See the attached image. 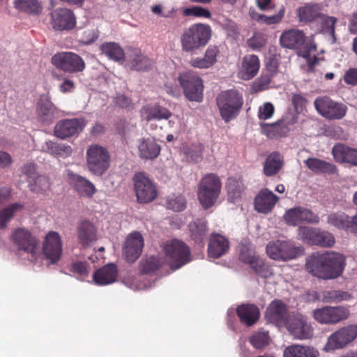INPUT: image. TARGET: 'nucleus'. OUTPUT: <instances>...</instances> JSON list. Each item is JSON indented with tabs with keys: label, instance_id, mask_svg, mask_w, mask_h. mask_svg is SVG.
<instances>
[{
	"label": "nucleus",
	"instance_id": "obj_1",
	"mask_svg": "<svg viewBox=\"0 0 357 357\" xmlns=\"http://www.w3.org/2000/svg\"><path fill=\"white\" fill-rule=\"evenodd\" d=\"M345 266V257L335 252H314L306 259L305 268L312 275L331 280L342 275Z\"/></svg>",
	"mask_w": 357,
	"mask_h": 357
},
{
	"label": "nucleus",
	"instance_id": "obj_2",
	"mask_svg": "<svg viewBox=\"0 0 357 357\" xmlns=\"http://www.w3.org/2000/svg\"><path fill=\"white\" fill-rule=\"evenodd\" d=\"M212 36L210 25L195 23L185 29L181 35L180 43L183 52L194 53L204 47Z\"/></svg>",
	"mask_w": 357,
	"mask_h": 357
},
{
	"label": "nucleus",
	"instance_id": "obj_3",
	"mask_svg": "<svg viewBox=\"0 0 357 357\" xmlns=\"http://www.w3.org/2000/svg\"><path fill=\"white\" fill-rule=\"evenodd\" d=\"M243 102L242 93L236 89L222 91L216 97L220 115L226 123L237 118Z\"/></svg>",
	"mask_w": 357,
	"mask_h": 357
},
{
	"label": "nucleus",
	"instance_id": "obj_4",
	"mask_svg": "<svg viewBox=\"0 0 357 357\" xmlns=\"http://www.w3.org/2000/svg\"><path fill=\"white\" fill-rule=\"evenodd\" d=\"M221 189L222 183L216 174H208L202 178L197 186V198L204 209H208L215 205Z\"/></svg>",
	"mask_w": 357,
	"mask_h": 357
},
{
	"label": "nucleus",
	"instance_id": "obj_5",
	"mask_svg": "<svg viewBox=\"0 0 357 357\" xmlns=\"http://www.w3.org/2000/svg\"><path fill=\"white\" fill-rule=\"evenodd\" d=\"M163 250L172 270H177L191 260L190 248L182 241L172 239L166 242Z\"/></svg>",
	"mask_w": 357,
	"mask_h": 357
},
{
	"label": "nucleus",
	"instance_id": "obj_6",
	"mask_svg": "<svg viewBox=\"0 0 357 357\" xmlns=\"http://www.w3.org/2000/svg\"><path fill=\"white\" fill-rule=\"evenodd\" d=\"M110 155L107 149L98 144L90 145L86 151V166L93 175L102 176L109 169Z\"/></svg>",
	"mask_w": 357,
	"mask_h": 357
},
{
	"label": "nucleus",
	"instance_id": "obj_7",
	"mask_svg": "<svg viewBox=\"0 0 357 357\" xmlns=\"http://www.w3.org/2000/svg\"><path fill=\"white\" fill-rule=\"evenodd\" d=\"M51 63L58 70L74 74L84 71L86 67L84 59L72 52H61L51 58Z\"/></svg>",
	"mask_w": 357,
	"mask_h": 357
},
{
	"label": "nucleus",
	"instance_id": "obj_8",
	"mask_svg": "<svg viewBox=\"0 0 357 357\" xmlns=\"http://www.w3.org/2000/svg\"><path fill=\"white\" fill-rule=\"evenodd\" d=\"M178 82L186 98L190 101L201 102L203 98L204 85L202 79L192 71H186L179 75Z\"/></svg>",
	"mask_w": 357,
	"mask_h": 357
},
{
	"label": "nucleus",
	"instance_id": "obj_9",
	"mask_svg": "<svg viewBox=\"0 0 357 357\" xmlns=\"http://www.w3.org/2000/svg\"><path fill=\"white\" fill-rule=\"evenodd\" d=\"M314 105L317 112L328 120L342 119L348 109L344 104L335 101L328 96L317 98Z\"/></svg>",
	"mask_w": 357,
	"mask_h": 357
},
{
	"label": "nucleus",
	"instance_id": "obj_10",
	"mask_svg": "<svg viewBox=\"0 0 357 357\" xmlns=\"http://www.w3.org/2000/svg\"><path fill=\"white\" fill-rule=\"evenodd\" d=\"M134 190L137 201L147 204L155 200L158 196L155 185L144 173H136L133 177Z\"/></svg>",
	"mask_w": 357,
	"mask_h": 357
},
{
	"label": "nucleus",
	"instance_id": "obj_11",
	"mask_svg": "<svg viewBox=\"0 0 357 357\" xmlns=\"http://www.w3.org/2000/svg\"><path fill=\"white\" fill-rule=\"evenodd\" d=\"M357 338V325L349 324L341 327L328 337L325 345L326 351H333L346 347Z\"/></svg>",
	"mask_w": 357,
	"mask_h": 357
},
{
	"label": "nucleus",
	"instance_id": "obj_12",
	"mask_svg": "<svg viewBox=\"0 0 357 357\" xmlns=\"http://www.w3.org/2000/svg\"><path fill=\"white\" fill-rule=\"evenodd\" d=\"M312 315L320 324H336L347 319L350 315V312L345 306H325L313 310Z\"/></svg>",
	"mask_w": 357,
	"mask_h": 357
},
{
	"label": "nucleus",
	"instance_id": "obj_13",
	"mask_svg": "<svg viewBox=\"0 0 357 357\" xmlns=\"http://www.w3.org/2000/svg\"><path fill=\"white\" fill-rule=\"evenodd\" d=\"M298 235L304 242L323 248H331L335 242L331 233L317 228L300 227Z\"/></svg>",
	"mask_w": 357,
	"mask_h": 357
},
{
	"label": "nucleus",
	"instance_id": "obj_14",
	"mask_svg": "<svg viewBox=\"0 0 357 357\" xmlns=\"http://www.w3.org/2000/svg\"><path fill=\"white\" fill-rule=\"evenodd\" d=\"M266 250L270 258L281 261L295 259L301 251L300 248L294 247L289 242L280 240L269 242Z\"/></svg>",
	"mask_w": 357,
	"mask_h": 357
},
{
	"label": "nucleus",
	"instance_id": "obj_15",
	"mask_svg": "<svg viewBox=\"0 0 357 357\" xmlns=\"http://www.w3.org/2000/svg\"><path fill=\"white\" fill-rule=\"evenodd\" d=\"M11 241L20 251L34 256L39 248V241L31 232L24 227L15 229L11 235Z\"/></svg>",
	"mask_w": 357,
	"mask_h": 357
},
{
	"label": "nucleus",
	"instance_id": "obj_16",
	"mask_svg": "<svg viewBox=\"0 0 357 357\" xmlns=\"http://www.w3.org/2000/svg\"><path fill=\"white\" fill-rule=\"evenodd\" d=\"M294 339L307 340L313 336V328L307 318L301 314H295L289 317L284 325Z\"/></svg>",
	"mask_w": 357,
	"mask_h": 357
},
{
	"label": "nucleus",
	"instance_id": "obj_17",
	"mask_svg": "<svg viewBox=\"0 0 357 357\" xmlns=\"http://www.w3.org/2000/svg\"><path fill=\"white\" fill-rule=\"evenodd\" d=\"M43 252L51 264H56L61 259L63 253L61 237L56 231H49L43 244Z\"/></svg>",
	"mask_w": 357,
	"mask_h": 357
},
{
	"label": "nucleus",
	"instance_id": "obj_18",
	"mask_svg": "<svg viewBox=\"0 0 357 357\" xmlns=\"http://www.w3.org/2000/svg\"><path fill=\"white\" fill-rule=\"evenodd\" d=\"M86 121L82 118L63 119L56 123L54 135L61 139L78 135L84 128Z\"/></svg>",
	"mask_w": 357,
	"mask_h": 357
},
{
	"label": "nucleus",
	"instance_id": "obj_19",
	"mask_svg": "<svg viewBox=\"0 0 357 357\" xmlns=\"http://www.w3.org/2000/svg\"><path fill=\"white\" fill-rule=\"evenodd\" d=\"M51 25L56 31H70L76 26V17L68 8H56L51 13Z\"/></svg>",
	"mask_w": 357,
	"mask_h": 357
},
{
	"label": "nucleus",
	"instance_id": "obj_20",
	"mask_svg": "<svg viewBox=\"0 0 357 357\" xmlns=\"http://www.w3.org/2000/svg\"><path fill=\"white\" fill-rule=\"evenodd\" d=\"M284 218L286 222L292 226H296L302 222L318 224L319 216L311 210L302 206L294 207L286 211Z\"/></svg>",
	"mask_w": 357,
	"mask_h": 357
},
{
	"label": "nucleus",
	"instance_id": "obj_21",
	"mask_svg": "<svg viewBox=\"0 0 357 357\" xmlns=\"http://www.w3.org/2000/svg\"><path fill=\"white\" fill-rule=\"evenodd\" d=\"M67 179L71 188L80 197L92 198L97 191L95 185L92 182L71 171L68 172Z\"/></svg>",
	"mask_w": 357,
	"mask_h": 357
},
{
	"label": "nucleus",
	"instance_id": "obj_22",
	"mask_svg": "<svg viewBox=\"0 0 357 357\" xmlns=\"http://www.w3.org/2000/svg\"><path fill=\"white\" fill-rule=\"evenodd\" d=\"M289 317L287 305L279 299L272 301L265 313L266 319L278 326L285 325Z\"/></svg>",
	"mask_w": 357,
	"mask_h": 357
},
{
	"label": "nucleus",
	"instance_id": "obj_23",
	"mask_svg": "<svg viewBox=\"0 0 357 357\" xmlns=\"http://www.w3.org/2000/svg\"><path fill=\"white\" fill-rule=\"evenodd\" d=\"M143 247L142 235L138 231L131 233L123 246V254L126 261L130 263L135 261L140 257Z\"/></svg>",
	"mask_w": 357,
	"mask_h": 357
},
{
	"label": "nucleus",
	"instance_id": "obj_24",
	"mask_svg": "<svg viewBox=\"0 0 357 357\" xmlns=\"http://www.w3.org/2000/svg\"><path fill=\"white\" fill-rule=\"evenodd\" d=\"M77 234L80 245L86 248L98 240V229L89 220L80 221L77 226Z\"/></svg>",
	"mask_w": 357,
	"mask_h": 357
},
{
	"label": "nucleus",
	"instance_id": "obj_25",
	"mask_svg": "<svg viewBox=\"0 0 357 357\" xmlns=\"http://www.w3.org/2000/svg\"><path fill=\"white\" fill-rule=\"evenodd\" d=\"M296 122L295 119L289 121L284 117L273 123H260L262 132L269 139H278L285 137L289 132V126Z\"/></svg>",
	"mask_w": 357,
	"mask_h": 357
},
{
	"label": "nucleus",
	"instance_id": "obj_26",
	"mask_svg": "<svg viewBox=\"0 0 357 357\" xmlns=\"http://www.w3.org/2000/svg\"><path fill=\"white\" fill-rule=\"evenodd\" d=\"M279 197L268 188L261 189L255 198V208L257 211L267 214L271 212Z\"/></svg>",
	"mask_w": 357,
	"mask_h": 357
},
{
	"label": "nucleus",
	"instance_id": "obj_27",
	"mask_svg": "<svg viewBox=\"0 0 357 357\" xmlns=\"http://www.w3.org/2000/svg\"><path fill=\"white\" fill-rule=\"evenodd\" d=\"M36 112L40 121L50 124L55 118L56 107L47 95L43 94L37 103Z\"/></svg>",
	"mask_w": 357,
	"mask_h": 357
},
{
	"label": "nucleus",
	"instance_id": "obj_28",
	"mask_svg": "<svg viewBox=\"0 0 357 357\" xmlns=\"http://www.w3.org/2000/svg\"><path fill=\"white\" fill-rule=\"evenodd\" d=\"M334 160L339 163H349L357 166V149L338 143L332 149Z\"/></svg>",
	"mask_w": 357,
	"mask_h": 357
},
{
	"label": "nucleus",
	"instance_id": "obj_29",
	"mask_svg": "<svg viewBox=\"0 0 357 357\" xmlns=\"http://www.w3.org/2000/svg\"><path fill=\"white\" fill-rule=\"evenodd\" d=\"M236 314L242 324L252 326L259 320L260 311L255 304L244 303L237 307Z\"/></svg>",
	"mask_w": 357,
	"mask_h": 357
},
{
	"label": "nucleus",
	"instance_id": "obj_30",
	"mask_svg": "<svg viewBox=\"0 0 357 357\" xmlns=\"http://www.w3.org/2000/svg\"><path fill=\"white\" fill-rule=\"evenodd\" d=\"M305 41L304 32L294 29L284 31L280 38L281 45L288 49H299L304 45Z\"/></svg>",
	"mask_w": 357,
	"mask_h": 357
},
{
	"label": "nucleus",
	"instance_id": "obj_31",
	"mask_svg": "<svg viewBox=\"0 0 357 357\" xmlns=\"http://www.w3.org/2000/svg\"><path fill=\"white\" fill-rule=\"evenodd\" d=\"M117 275V266L114 264H109L96 270L93 275V280L98 285H107L115 282Z\"/></svg>",
	"mask_w": 357,
	"mask_h": 357
},
{
	"label": "nucleus",
	"instance_id": "obj_32",
	"mask_svg": "<svg viewBox=\"0 0 357 357\" xmlns=\"http://www.w3.org/2000/svg\"><path fill=\"white\" fill-rule=\"evenodd\" d=\"M229 241L220 234L211 235L208 246V256L215 259H218L225 255L229 250Z\"/></svg>",
	"mask_w": 357,
	"mask_h": 357
},
{
	"label": "nucleus",
	"instance_id": "obj_33",
	"mask_svg": "<svg viewBox=\"0 0 357 357\" xmlns=\"http://www.w3.org/2000/svg\"><path fill=\"white\" fill-rule=\"evenodd\" d=\"M220 51L216 45H209L203 58H192L189 63L191 66L197 68H208L217 62V56Z\"/></svg>",
	"mask_w": 357,
	"mask_h": 357
},
{
	"label": "nucleus",
	"instance_id": "obj_34",
	"mask_svg": "<svg viewBox=\"0 0 357 357\" xmlns=\"http://www.w3.org/2000/svg\"><path fill=\"white\" fill-rule=\"evenodd\" d=\"M139 155L145 160L156 158L160 153V146L153 138H142L138 144Z\"/></svg>",
	"mask_w": 357,
	"mask_h": 357
},
{
	"label": "nucleus",
	"instance_id": "obj_35",
	"mask_svg": "<svg viewBox=\"0 0 357 357\" xmlns=\"http://www.w3.org/2000/svg\"><path fill=\"white\" fill-rule=\"evenodd\" d=\"M260 63L257 56L246 55L243 57L240 70L241 78L249 80L253 78L259 70Z\"/></svg>",
	"mask_w": 357,
	"mask_h": 357
},
{
	"label": "nucleus",
	"instance_id": "obj_36",
	"mask_svg": "<svg viewBox=\"0 0 357 357\" xmlns=\"http://www.w3.org/2000/svg\"><path fill=\"white\" fill-rule=\"evenodd\" d=\"M151 60L144 54L140 50H132L129 55V66L131 70L136 71H147L151 68Z\"/></svg>",
	"mask_w": 357,
	"mask_h": 357
},
{
	"label": "nucleus",
	"instance_id": "obj_37",
	"mask_svg": "<svg viewBox=\"0 0 357 357\" xmlns=\"http://www.w3.org/2000/svg\"><path fill=\"white\" fill-rule=\"evenodd\" d=\"M321 8L317 3H308L297 10V17L301 23L317 22L320 17Z\"/></svg>",
	"mask_w": 357,
	"mask_h": 357
},
{
	"label": "nucleus",
	"instance_id": "obj_38",
	"mask_svg": "<svg viewBox=\"0 0 357 357\" xmlns=\"http://www.w3.org/2000/svg\"><path fill=\"white\" fill-rule=\"evenodd\" d=\"M309 169L316 174H335L337 167L328 162L316 158H309L304 161Z\"/></svg>",
	"mask_w": 357,
	"mask_h": 357
},
{
	"label": "nucleus",
	"instance_id": "obj_39",
	"mask_svg": "<svg viewBox=\"0 0 357 357\" xmlns=\"http://www.w3.org/2000/svg\"><path fill=\"white\" fill-rule=\"evenodd\" d=\"M317 349L312 347L301 344H292L285 348L283 357H319Z\"/></svg>",
	"mask_w": 357,
	"mask_h": 357
},
{
	"label": "nucleus",
	"instance_id": "obj_40",
	"mask_svg": "<svg viewBox=\"0 0 357 357\" xmlns=\"http://www.w3.org/2000/svg\"><path fill=\"white\" fill-rule=\"evenodd\" d=\"M283 157L278 151H273L266 158L263 167L264 174L267 176L277 174L283 165Z\"/></svg>",
	"mask_w": 357,
	"mask_h": 357
},
{
	"label": "nucleus",
	"instance_id": "obj_41",
	"mask_svg": "<svg viewBox=\"0 0 357 357\" xmlns=\"http://www.w3.org/2000/svg\"><path fill=\"white\" fill-rule=\"evenodd\" d=\"M14 8L20 13L29 15H38L43 11V5L39 0H14Z\"/></svg>",
	"mask_w": 357,
	"mask_h": 357
},
{
	"label": "nucleus",
	"instance_id": "obj_42",
	"mask_svg": "<svg viewBox=\"0 0 357 357\" xmlns=\"http://www.w3.org/2000/svg\"><path fill=\"white\" fill-rule=\"evenodd\" d=\"M190 236L197 244L204 245L207 236V222L205 220L197 219L189 225Z\"/></svg>",
	"mask_w": 357,
	"mask_h": 357
},
{
	"label": "nucleus",
	"instance_id": "obj_43",
	"mask_svg": "<svg viewBox=\"0 0 357 357\" xmlns=\"http://www.w3.org/2000/svg\"><path fill=\"white\" fill-rule=\"evenodd\" d=\"M100 50L102 54L114 61H121L125 59V54L123 48L116 43H103L100 45Z\"/></svg>",
	"mask_w": 357,
	"mask_h": 357
},
{
	"label": "nucleus",
	"instance_id": "obj_44",
	"mask_svg": "<svg viewBox=\"0 0 357 357\" xmlns=\"http://www.w3.org/2000/svg\"><path fill=\"white\" fill-rule=\"evenodd\" d=\"M226 188L229 202L236 203L241 199L245 190V186L241 180L229 178Z\"/></svg>",
	"mask_w": 357,
	"mask_h": 357
},
{
	"label": "nucleus",
	"instance_id": "obj_45",
	"mask_svg": "<svg viewBox=\"0 0 357 357\" xmlns=\"http://www.w3.org/2000/svg\"><path fill=\"white\" fill-rule=\"evenodd\" d=\"M144 118L147 121L168 119L172 115L169 109L160 105L146 106L144 107Z\"/></svg>",
	"mask_w": 357,
	"mask_h": 357
},
{
	"label": "nucleus",
	"instance_id": "obj_46",
	"mask_svg": "<svg viewBox=\"0 0 357 357\" xmlns=\"http://www.w3.org/2000/svg\"><path fill=\"white\" fill-rule=\"evenodd\" d=\"M43 149L51 155L63 158L70 156L73 153V149L70 145L59 144L52 141L47 142Z\"/></svg>",
	"mask_w": 357,
	"mask_h": 357
},
{
	"label": "nucleus",
	"instance_id": "obj_47",
	"mask_svg": "<svg viewBox=\"0 0 357 357\" xmlns=\"http://www.w3.org/2000/svg\"><path fill=\"white\" fill-rule=\"evenodd\" d=\"M352 295L348 291L343 290L329 289L322 292V301L324 303H340L344 301H349Z\"/></svg>",
	"mask_w": 357,
	"mask_h": 357
},
{
	"label": "nucleus",
	"instance_id": "obj_48",
	"mask_svg": "<svg viewBox=\"0 0 357 357\" xmlns=\"http://www.w3.org/2000/svg\"><path fill=\"white\" fill-rule=\"evenodd\" d=\"M259 258V257L256 255L255 248L251 243L241 244L239 259L242 262L251 266Z\"/></svg>",
	"mask_w": 357,
	"mask_h": 357
},
{
	"label": "nucleus",
	"instance_id": "obj_49",
	"mask_svg": "<svg viewBox=\"0 0 357 357\" xmlns=\"http://www.w3.org/2000/svg\"><path fill=\"white\" fill-rule=\"evenodd\" d=\"M23 208V205L14 203L0 211V229H4L15 212Z\"/></svg>",
	"mask_w": 357,
	"mask_h": 357
},
{
	"label": "nucleus",
	"instance_id": "obj_50",
	"mask_svg": "<svg viewBox=\"0 0 357 357\" xmlns=\"http://www.w3.org/2000/svg\"><path fill=\"white\" fill-rule=\"evenodd\" d=\"M348 216L344 213H333L328 215L327 222L337 229L347 231Z\"/></svg>",
	"mask_w": 357,
	"mask_h": 357
},
{
	"label": "nucleus",
	"instance_id": "obj_51",
	"mask_svg": "<svg viewBox=\"0 0 357 357\" xmlns=\"http://www.w3.org/2000/svg\"><path fill=\"white\" fill-rule=\"evenodd\" d=\"M285 14V8L282 6L277 14L267 16L264 14H257L255 19L259 22L267 25H272L280 23L283 19Z\"/></svg>",
	"mask_w": 357,
	"mask_h": 357
},
{
	"label": "nucleus",
	"instance_id": "obj_52",
	"mask_svg": "<svg viewBox=\"0 0 357 357\" xmlns=\"http://www.w3.org/2000/svg\"><path fill=\"white\" fill-rule=\"evenodd\" d=\"M160 266V259L156 257L151 256L140 261L139 269L142 273L148 274L157 271Z\"/></svg>",
	"mask_w": 357,
	"mask_h": 357
},
{
	"label": "nucleus",
	"instance_id": "obj_53",
	"mask_svg": "<svg viewBox=\"0 0 357 357\" xmlns=\"http://www.w3.org/2000/svg\"><path fill=\"white\" fill-rule=\"evenodd\" d=\"M29 187L34 192L45 193L50 188V180L44 175L38 176L33 183L29 181Z\"/></svg>",
	"mask_w": 357,
	"mask_h": 357
},
{
	"label": "nucleus",
	"instance_id": "obj_54",
	"mask_svg": "<svg viewBox=\"0 0 357 357\" xmlns=\"http://www.w3.org/2000/svg\"><path fill=\"white\" fill-rule=\"evenodd\" d=\"M337 19L334 17L326 16L321 13L320 17L317 22L319 24V29L326 33L333 34L335 32L334 26Z\"/></svg>",
	"mask_w": 357,
	"mask_h": 357
},
{
	"label": "nucleus",
	"instance_id": "obj_55",
	"mask_svg": "<svg viewBox=\"0 0 357 357\" xmlns=\"http://www.w3.org/2000/svg\"><path fill=\"white\" fill-rule=\"evenodd\" d=\"M250 267L257 275L261 278H268L273 275L271 266L265 264L260 257Z\"/></svg>",
	"mask_w": 357,
	"mask_h": 357
},
{
	"label": "nucleus",
	"instance_id": "obj_56",
	"mask_svg": "<svg viewBox=\"0 0 357 357\" xmlns=\"http://www.w3.org/2000/svg\"><path fill=\"white\" fill-rule=\"evenodd\" d=\"M266 43V36L261 32H255L253 36L248 39L247 44L253 50H259Z\"/></svg>",
	"mask_w": 357,
	"mask_h": 357
},
{
	"label": "nucleus",
	"instance_id": "obj_57",
	"mask_svg": "<svg viewBox=\"0 0 357 357\" xmlns=\"http://www.w3.org/2000/svg\"><path fill=\"white\" fill-rule=\"evenodd\" d=\"M184 16H195L197 17L210 18L211 12L205 8L198 6H194L190 8H186L183 10Z\"/></svg>",
	"mask_w": 357,
	"mask_h": 357
},
{
	"label": "nucleus",
	"instance_id": "obj_58",
	"mask_svg": "<svg viewBox=\"0 0 357 357\" xmlns=\"http://www.w3.org/2000/svg\"><path fill=\"white\" fill-rule=\"evenodd\" d=\"M250 343L256 349H261L269 343V336L268 332H258L253 335L250 338Z\"/></svg>",
	"mask_w": 357,
	"mask_h": 357
},
{
	"label": "nucleus",
	"instance_id": "obj_59",
	"mask_svg": "<svg viewBox=\"0 0 357 357\" xmlns=\"http://www.w3.org/2000/svg\"><path fill=\"white\" fill-rule=\"evenodd\" d=\"M167 208L174 211H181L186 207V201L185 197L180 195L170 198L167 202Z\"/></svg>",
	"mask_w": 357,
	"mask_h": 357
},
{
	"label": "nucleus",
	"instance_id": "obj_60",
	"mask_svg": "<svg viewBox=\"0 0 357 357\" xmlns=\"http://www.w3.org/2000/svg\"><path fill=\"white\" fill-rule=\"evenodd\" d=\"M69 271L83 279L88 275L87 264L85 261H75L71 264Z\"/></svg>",
	"mask_w": 357,
	"mask_h": 357
},
{
	"label": "nucleus",
	"instance_id": "obj_61",
	"mask_svg": "<svg viewBox=\"0 0 357 357\" xmlns=\"http://www.w3.org/2000/svg\"><path fill=\"white\" fill-rule=\"evenodd\" d=\"M275 112L274 106L271 102H265L259 108L258 118L260 120H267L271 119Z\"/></svg>",
	"mask_w": 357,
	"mask_h": 357
},
{
	"label": "nucleus",
	"instance_id": "obj_62",
	"mask_svg": "<svg viewBox=\"0 0 357 357\" xmlns=\"http://www.w3.org/2000/svg\"><path fill=\"white\" fill-rule=\"evenodd\" d=\"M272 76L273 74L271 73H262V75L255 81V88L259 91L267 89L271 83Z\"/></svg>",
	"mask_w": 357,
	"mask_h": 357
},
{
	"label": "nucleus",
	"instance_id": "obj_63",
	"mask_svg": "<svg viewBox=\"0 0 357 357\" xmlns=\"http://www.w3.org/2000/svg\"><path fill=\"white\" fill-rule=\"evenodd\" d=\"M114 104L120 108H128L132 105V99L122 93H116L114 98Z\"/></svg>",
	"mask_w": 357,
	"mask_h": 357
},
{
	"label": "nucleus",
	"instance_id": "obj_64",
	"mask_svg": "<svg viewBox=\"0 0 357 357\" xmlns=\"http://www.w3.org/2000/svg\"><path fill=\"white\" fill-rule=\"evenodd\" d=\"M202 152L203 146L201 144H198L192 146L187 154L192 161L198 162L202 159Z\"/></svg>",
	"mask_w": 357,
	"mask_h": 357
}]
</instances>
